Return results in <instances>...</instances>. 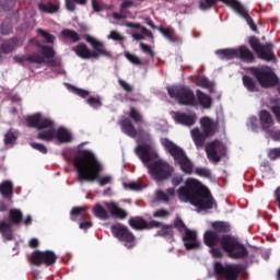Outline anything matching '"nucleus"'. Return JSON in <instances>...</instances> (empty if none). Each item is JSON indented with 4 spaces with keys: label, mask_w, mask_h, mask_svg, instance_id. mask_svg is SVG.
<instances>
[{
    "label": "nucleus",
    "mask_w": 280,
    "mask_h": 280,
    "mask_svg": "<svg viewBox=\"0 0 280 280\" xmlns=\"http://www.w3.org/2000/svg\"><path fill=\"white\" fill-rule=\"evenodd\" d=\"M217 55L220 56L222 60H233V58H237V48L217 50Z\"/></svg>",
    "instance_id": "nucleus-25"
},
{
    "label": "nucleus",
    "mask_w": 280,
    "mask_h": 280,
    "mask_svg": "<svg viewBox=\"0 0 280 280\" xmlns=\"http://www.w3.org/2000/svg\"><path fill=\"white\" fill-rule=\"evenodd\" d=\"M175 226L183 233L182 240L184 242L185 248L187 250H191L194 248H199L200 246V241H198V234L196 231L187 229L185 223H183V220L176 219L175 220Z\"/></svg>",
    "instance_id": "nucleus-11"
},
{
    "label": "nucleus",
    "mask_w": 280,
    "mask_h": 280,
    "mask_svg": "<svg viewBox=\"0 0 280 280\" xmlns=\"http://www.w3.org/2000/svg\"><path fill=\"white\" fill-rule=\"evenodd\" d=\"M93 212L94 215L101 220H108V213H112V215H115L116 218H120V220H124V218L128 215V213L115 202H106L105 208L102 207V205L96 203L93 208Z\"/></svg>",
    "instance_id": "nucleus-10"
},
{
    "label": "nucleus",
    "mask_w": 280,
    "mask_h": 280,
    "mask_svg": "<svg viewBox=\"0 0 280 280\" xmlns=\"http://www.w3.org/2000/svg\"><path fill=\"white\" fill-rule=\"evenodd\" d=\"M217 0H200L199 8L200 10H209L211 5H214Z\"/></svg>",
    "instance_id": "nucleus-40"
},
{
    "label": "nucleus",
    "mask_w": 280,
    "mask_h": 280,
    "mask_svg": "<svg viewBox=\"0 0 280 280\" xmlns=\"http://www.w3.org/2000/svg\"><path fill=\"white\" fill-rule=\"evenodd\" d=\"M196 174H198V176H206V177L211 175V173L207 168H196Z\"/></svg>",
    "instance_id": "nucleus-52"
},
{
    "label": "nucleus",
    "mask_w": 280,
    "mask_h": 280,
    "mask_svg": "<svg viewBox=\"0 0 280 280\" xmlns=\"http://www.w3.org/2000/svg\"><path fill=\"white\" fill-rule=\"evenodd\" d=\"M272 113L276 115V119L280 122V100H278L277 105L272 107Z\"/></svg>",
    "instance_id": "nucleus-48"
},
{
    "label": "nucleus",
    "mask_w": 280,
    "mask_h": 280,
    "mask_svg": "<svg viewBox=\"0 0 280 280\" xmlns=\"http://www.w3.org/2000/svg\"><path fill=\"white\" fill-rule=\"evenodd\" d=\"M158 30H159V32L162 33V35H164L165 38H170L171 36H174V31L172 28L163 30V28L159 27Z\"/></svg>",
    "instance_id": "nucleus-49"
},
{
    "label": "nucleus",
    "mask_w": 280,
    "mask_h": 280,
    "mask_svg": "<svg viewBox=\"0 0 280 280\" xmlns=\"http://www.w3.org/2000/svg\"><path fill=\"white\" fill-rule=\"evenodd\" d=\"M197 100L202 108H211V97L201 91H197Z\"/></svg>",
    "instance_id": "nucleus-28"
},
{
    "label": "nucleus",
    "mask_w": 280,
    "mask_h": 280,
    "mask_svg": "<svg viewBox=\"0 0 280 280\" xmlns=\"http://www.w3.org/2000/svg\"><path fill=\"white\" fill-rule=\"evenodd\" d=\"M177 196L182 202H190L200 210L213 209L215 201L211 197V192L200 182L188 178L185 186L177 190Z\"/></svg>",
    "instance_id": "nucleus-4"
},
{
    "label": "nucleus",
    "mask_w": 280,
    "mask_h": 280,
    "mask_svg": "<svg viewBox=\"0 0 280 280\" xmlns=\"http://www.w3.org/2000/svg\"><path fill=\"white\" fill-rule=\"evenodd\" d=\"M112 16L116 21H121V20L126 19V16H124V14H121V13H113Z\"/></svg>",
    "instance_id": "nucleus-64"
},
{
    "label": "nucleus",
    "mask_w": 280,
    "mask_h": 280,
    "mask_svg": "<svg viewBox=\"0 0 280 280\" xmlns=\"http://www.w3.org/2000/svg\"><path fill=\"white\" fill-rule=\"evenodd\" d=\"M124 187H125V189H131L133 191H139V189H141V185H139L135 182L124 184Z\"/></svg>",
    "instance_id": "nucleus-47"
},
{
    "label": "nucleus",
    "mask_w": 280,
    "mask_h": 280,
    "mask_svg": "<svg viewBox=\"0 0 280 280\" xmlns=\"http://www.w3.org/2000/svg\"><path fill=\"white\" fill-rule=\"evenodd\" d=\"M173 119L176 124H182V126H194L196 124V114L175 113Z\"/></svg>",
    "instance_id": "nucleus-22"
},
{
    "label": "nucleus",
    "mask_w": 280,
    "mask_h": 280,
    "mask_svg": "<svg viewBox=\"0 0 280 280\" xmlns=\"http://www.w3.org/2000/svg\"><path fill=\"white\" fill-rule=\"evenodd\" d=\"M16 138H18L16 132L9 131L4 138L5 145H12V143H14V141H16Z\"/></svg>",
    "instance_id": "nucleus-38"
},
{
    "label": "nucleus",
    "mask_w": 280,
    "mask_h": 280,
    "mask_svg": "<svg viewBox=\"0 0 280 280\" xmlns=\"http://www.w3.org/2000/svg\"><path fill=\"white\" fill-rule=\"evenodd\" d=\"M221 246L232 259H242L248 255L246 247L231 236H223L221 238Z\"/></svg>",
    "instance_id": "nucleus-9"
},
{
    "label": "nucleus",
    "mask_w": 280,
    "mask_h": 280,
    "mask_svg": "<svg viewBox=\"0 0 280 280\" xmlns=\"http://www.w3.org/2000/svg\"><path fill=\"white\" fill-rule=\"evenodd\" d=\"M205 244L207 246H217L218 242H220V236H218V233L213 231H207L203 235Z\"/></svg>",
    "instance_id": "nucleus-26"
},
{
    "label": "nucleus",
    "mask_w": 280,
    "mask_h": 280,
    "mask_svg": "<svg viewBox=\"0 0 280 280\" xmlns=\"http://www.w3.org/2000/svg\"><path fill=\"white\" fill-rule=\"evenodd\" d=\"M12 182L5 180L2 184H0V194L3 196V198H8L9 200H12Z\"/></svg>",
    "instance_id": "nucleus-27"
},
{
    "label": "nucleus",
    "mask_w": 280,
    "mask_h": 280,
    "mask_svg": "<svg viewBox=\"0 0 280 280\" xmlns=\"http://www.w3.org/2000/svg\"><path fill=\"white\" fill-rule=\"evenodd\" d=\"M140 31L144 34V36H148V38H154L152 32H150L148 28L141 27Z\"/></svg>",
    "instance_id": "nucleus-62"
},
{
    "label": "nucleus",
    "mask_w": 280,
    "mask_h": 280,
    "mask_svg": "<svg viewBox=\"0 0 280 280\" xmlns=\"http://www.w3.org/2000/svg\"><path fill=\"white\" fill-rule=\"evenodd\" d=\"M38 34H40L43 37H45L46 43H54V40H56V37H54V35L43 31V30H38L37 31Z\"/></svg>",
    "instance_id": "nucleus-43"
},
{
    "label": "nucleus",
    "mask_w": 280,
    "mask_h": 280,
    "mask_svg": "<svg viewBox=\"0 0 280 280\" xmlns=\"http://www.w3.org/2000/svg\"><path fill=\"white\" fill-rule=\"evenodd\" d=\"M212 229L218 233H224V231H229V223L217 221L212 223Z\"/></svg>",
    "instance_id": "nucleus-34"
},
{
    "label": "nucleus",
    "mask_w": 280,
    "mask_h": 280,
    "mask_svg": "<svg viewBox=\"0 0 280 280\" xmlns=\"http://www.w3.org/2000/svg\"><path fill=\"white\" fill-rule=\"evenodd\" d=\"M61 35L63 38H70L74 43H78V40H80V37H78V33H75V31L65 30L61 32Z\"/></svg>",
    "instance_id": "nucleus-35"
},
{
    "label": "nucleus",
    "mask_w": 280,
    "mask_h": 280,
    "mask_svg": "<svg viewBox=\"0 0 280 280\" xmlns=\"http://www.w3.org/2000/svg\"><path fill=\"white\" fill-rule=\"evenodd\" d=\"M220 1H222V3H225L226 5H231V8L234 10V12H236V14H238L244 20H246L247 24L250 26L253 32H257L255 24H253V19L248 16V11L246 10V8H244V5H242V3H240V1L237 0H220Z\"/></svg>",
    "instance_id": "nucleus-18"
},
{
    "label": "nucleus",
    "mask_w": 280,
    "mask_h": 280,
    "mask_svg": "<svg viewBox=\"0 0 280 280\" xmlns=\"http://www.w3.org/2000/svg\"><path fill=\"white\" fill-rule=\"evenodd\" d=\"M249 45L254 49V51L261 58V60H273L275 54H272V44H267L266 46H261L259 44V39L252 37L249 39Z\"/></svg>",
    "instance_id": "nucleus-15"
},
{
    "label": "nucleus",
    "mask_w": 280,
    "mask_h": 280,
    "mask_svg": "<svg viewBox=\"0 0 280 280\" xmlns=\"http://www.w3.org/2000/svg\"><path fill=\"white\" fill-rule=\"evenodd\" d=\"M112 233L114 237H117L120 242H125L127 248L135 246V235L128 231V228L121 224L112 225Z\"/></svg>",
    "instance_id": "nucleus-14"
},
{
    "label": "nucleus",
    "mask_w": 280,
    "mask_h": 280,
    "mask_svg": "<svg viewBox=\"0 0 280 280\" xmlns=\"http://www.w3.org/2000/svg\"><path fill=\"white\" fill-rule=\"evenodd\" d=\"M243 84L248 89V91H257V85L255 84V81L248 77H243Z\"/></svg>",
    "instance_id": "nucleus-36"
},
{
    "label": "nucleus",
    "mask_w": 280,
    "mask_h": 280,
    "mask_svg": "<svg viewBox=\"0 0 280 280\" xmlns=\"http://www.w3.org/2000/svg\"><path fill=\"white\" fill-rule=\"evenodd\" d=\"M267 139H273V141H280V130L270 128L269 133H265Z\"/></svg>",
    "instance_id": "nucleus-37"
},
{
    "label": "nucleus",
    "mask_w": 280,
    "mask_h": 280,
    "mask_svg": "<svg viewBox=\"0 0 280 280\" xmlns=\"http://www.w3.org/2000/svg\"><path fill=\"white\" fill-rule=\"evenodd\" d=\"M206 152L209 161L218 163L220 161V154L224 152V144L220 143V141L210 142L206 148Z\"/></svg>",
    "instance_id": "nucleus-19"
},
{
    "label": "nucleus",
    "mask_w": 280,
    "mask_h": 280,
    "mask_svg": "<svg viewBox=\"0 0 280 280\" xmlns=\"http://www.w3.org/2000/svg\"><path fill=\"white\" fill-rule=\"evenodd\" d=\"M162 145L167 152L171 153V155L174 158L175 163L179 165L182 172H184L185 174H191V172H194V163L191 162V160H189V158H187V154H185V151H183V149H180L167 138L162 139Z\"/></svg>",
    "instance_id": "nucleus-5"
},
{
    "label": "nucleus",
    "mask_w": 280,
    "mask_h": 280,
    "mask_svg": "<svg viewBox=\"0 0 280 280\" xmlns=\"http://www.w3.org/2000/svg\"><path fill=\"white\" fill-rule=\"evenodd\" d=\"M137 156L148 167L149 173L154 180H165L172 176L174 168L167 162L159 158V153L152 147L150 135L145 133L140 138L138 145L135 148Z\"/></svg>",
    "instance_id": "nucleus-1"
},
{
    "label": "nucleus",
    "mask_w": 280,
    "mask_h": 280,
    "mask_svg": "<svg viewBox=\"0 0 280 280\" xmlns=\"http://www.w3.org/2000/svg\"><path fill=\"white\" fill-rule=\"evenodd\" d=\"M214 270L217 275H222L226 280H237V275H240L242 267L240 265L222 266V264L215 262Z\"/></svg>",
    "instance_id": "nucleus-16"
},
{
    "label": "nucleus",
    "mask_w": 280,
    "mask_h": 280,
    "mask_svg": "<svg viewBox=\"0 0 280 280\" xmlns=\"http://www.w3.org/2000/svg\"><path fill=\"white\" fill-rule=\"evenodd\" d=\"M176 194V190L174 188H170L166 190V192H163L161 190H158L155 192V200L159 202H167L171 198H174V195Z\"/></svg>",
    "instance_id": "nucleus-24"
},
{
    "label": "nucleus",
    "mask_w": 280,
    "mask_h": 280,
    "mask_svg": "<svg viewBox=\"0 0 280 280\" xmlns=\"http://www.w3.org/2000/svg\"><path fill=\"white\" fill-rule=\"evenodd\" d=\"M118 82H119L120 86L124 88L125 91H127V92L132 91V88L126 81L119 79Z\"/></svg>",
    "instance_id": "nucleus-57"
},
{
    "label": "nucleus",
    "mask_w": 280,
    "mask_h": 280,
    "mask_svg": "<svg viewBox=\"0 0 280 280\" xmlns=\"http://www.w3.org/2000/svg\"><path fill=\"white\" fill-rule=\"evenodd\" d=\"M129 117H131V119H133V121L136 124H139V122L143 121V118L141 117V114H139V112H137V109H135V108L130 109Z\"/></svg>",
    "instance_id": "nucleus-39"
},
{
    "label": "nucleus",
    "mask_w": 280,
    "mask_h": 280,
    "mask_svg": "<svg viewBox=\"0 0 280 280\" xmlns=\"http://www.w3.org/2000/svg\"><path fill=\"white\" fill-rule=\"evenodd\" d=\"M12 49H14V46L12 45V43H4L2 45V51L4 54H10V51H12Z\"/></svg>",
    "instance_id": "nucleus-51"
},
{
    "label": "nucleus",
    "mask_w": 280,
    "mask_h": 280,
    "mask_svg": "<svg viewBox=\"0 0 280 280\" xmlns=\"http://www.w3.org/2000/svg\"><path fill=\"white\" fill-rule=\"evenodd\" d=\"M59 8L60 7L58 4H52L51 2L38 4V9L42 12H47L48 14H56V12H58Z\"/></svg>",
    "instance_id": "nucleus-29"
},
{
    "label": "nucleus",
    "mask_w": 280,
    "mask_h": 280,
    "mask_svg": "<svg viewBox=\"0 0 280 280\" xmlns=\"http://www.w3.org/2000/svg\"><path fill=\"white\" fill-rule=\"evenodd\" d=\"M66 9L69 10V12L75 11V3L71 0H66Z\"/></svg>",
    "instance_id": "nucleus-54"
},
{
    "label": "nucleus",
    "mask_w": 280,
    "mask_h": 280,
    "mask_svg": "<svg viewBox=\"0 0 280 280\" xmlns=\"http://www.w3.org/2000/svg\"><path fill=\"white\" fill-rule=\"evenodd\" d=\"M269 158L272 160L280 159V149H271L269 151Z\"/></svg>",
    "instance_id": "nucleus-50"
},
{
    "label": "nucleus",
    "mask_w": 280,
    "mask_h": 280,
    "mask_svg": "<svg viewBox=\"0 0 280 280\" xmlns=\"http://www.w3.org/2000/svg\"><path fill=\"white\" fill-rule=\"evenodd\" d=\"M253 74L264 89H270V86H275L277 85V82H279L272 68L269 67L253 68Z\"/></svg>",
    "instance_id": "nucleus-13"
},
{
    "label": "nucleus",
    "mask_w": 280,
    "mask_h": 280,
    "mask_svg": "<svg viewBox=\"0 0 280 280\" xmlns=\"http://www.w3.org/2000/svg\"><path fill=\"white\" fill-rule=\"evenodd\" d=\"M42 55L32 54L26 57L28 62L33 65H48L49 67H56V51L48 46L40 47Z\"/></svg>",
    "instance_id": "nucleus-12"
},
{
    "label": "nucleus",
    "mask_w": 280,
    "mask_h": 280,
    "mask_svg": "<svg viewBox=\"0 0 280 280\" xmlns=\"http://www.w3.org/2000/svg\"><path fill=\"white\" fill-rule=\"evenodd\" d=\"M172 183L175 187H178V185L183 183V176L176 175L175 177H173Z\"/></svg>",
    "instance_id": "nucleus-58"
},
{
    "label": "nucleus",
    "mask_w": 280,
    "mask_h": 280,
    "mask_svg": "<svg viewBox=\"0 0 280 280\" xmlns=\"http://www.w3.org/2000/svg\"><path fill=\"white\" fill-rule=\"evenodd\" d=\"M74 167L78 172L79 183H93L94 180L98 182V185L104 187V185H108L113 177L109 175L101 176L100 172H102V164L95 158V154L91 151H83L79 156L74 159Z\"/></svg>",
    "instance_id": "nucleus-2"
},
{
    "label": "nucleus",
    "mask_w": 280,
    "mask_h": 280,
    "mask_svg": "<svg viewBox=\"0 0 280 280\" xmlns=\"http://www.w3.org/2000/svg\"><path fill=\"white\" fill-rule=\"evenodd\" d=\"M31 147L34 150H37L38 152H42V154H47V147L40 143H31Z\"/></svg>",
    "instance_id": "nucleus-44"
},
{
    "label": "nucleus",
    "mask_w": 280,
    "mask_h": 280,
    "mask_svg": "<svg viewBox=\"0 0 280 280\" xmlns=\"http://www.w3.org/2000/svg\"><path fill=\"white\" fill-rule=\"evenodd\" d=\"M121 130L125 132V135H128L129 137H137V131L135 130V127H132V124L128 120L121 121Z\"/></svg>",
    "instance_id": "nucleus-31"
},
{
    "label": "nucleus",
    "mask_w": 280,
    "mask_h": 280,
    "mask_svg": "<svg viewBox=\"0 0 280 280\" xmlns=\"http://www.w3.org/2000/svg\"><path fill=\"white\" fill-rule=\"evenodd\" d=\"M259 117L262 131L265 132V135H270V129L272 128V126H275V119H272L270 113L266 110H261L259 113Z\"/></svg>",
    "instance_id": "nucleus-21"
},
{
    "label": "nucleus",
    "mask_w": 280,
    "mask_h": 280,
    "mask_svg": "<svg viewBox=\"0 0 280 280\" xmlns=\"http://www.w3.org/2000/svg\"><path fill=\"white\" fill-rule=\"evenodd\" d=\"M162 231L158 232V235H167V233H171L172 228L170 226H162Z\"/></svg>",
    "instance_id": "nucleus-61"
},
{
    "label": "nucleus",
    "mask_w": 280,
    "mask_h": 280,
    "mask_svg": "<svg viewBox=\"0 0 280 280\" xmlns=\"http://www.w3.org/2000/svg\"><path fill=\"white\" fill-rule=\"evenodd\" d=\"M26 122L30 128L42 130L37 137L43 141H54L55 139V141H58V143H69L72 139L70 130L63 127L55 129L56 124L54 120L40 113L26 117Z\"/></svg>",
    "instance_id": "nucleus-3"
},
{
    "label": "nucleus",
    "mask_w": 280,
    "mask_h": 280,
    "mask_svg": "<svg viewBox=\"0 0 280 280\" xmlns=\"http://www.w3.org/2000/svg\"><path fill=\"white\" fill-rule=\"evenodd\" d=\"M80 229H84V231H86V229H91L93 226V223L91 222H83V223H80Z\"/></svg>",
    "instance_id": "nucleus-63"
},
{
    "label": "nucleus",
    "mask_w": 280,
    "mask_h": 280,
    "mask_svg": "<svg viewBox=\"0 0 280 280\" xmlns=\"http://www.w3.org/2000/svg\"><path fill=\"white\" fill-rule=\"evenodd\" d=\"M74 93L80 97H89V91L74 89Z\"/></svg>",
    "instance_id": "nucleus-59"
},
{
    "label": "nucleus",
    "mask_w": 280,
    "mask_h": 280,
    "mask_svg": "<svg viewBox=\"0 0 280 280\" xmlns=\"http://www.w3.org/2000/svg\"><path fill=\"white\" fill-rule=\"evenodd\" d=\"M82 211H84V208H80V207L73 208L71 211L72 220H75V215H80V213H82Z\"/></svg>",
    "instance_id": "nucleus-53"
},
{
    "label": "nucleus",
    "mask_w": 280,
    "mask_h": 280,
    "mask_svg": "<svg viewBox=\"0 0 280 280\" xmlns=\"http://www.w3.org/2000/svg\"><path fill=\"white\" fill-rule=\"evenodd\" d=\"M167 91L170 97L176 100L178 104H182L183 106H198V103L196 102V96L189 88L176 85L168 88Z\"/></svg>",
    "instance_id": "nucleus-8"
},
{
    "label": "nucleus",
    "mask_w": 280,
    "mask_h": 280,
    "mask_svg": "<svg viewBox=\"0 0 280 280\" xmlns=\"http://www.w3.org/2000/svg\"><path fill=\"white\" fill-rule=\"evenodd\" d=\"M154 218H167L168 213L166 210H158L153 213Z\"/></svg>",
    "instance_id": "nucleus-55"
},
{
    "label": "nucleus",
    "mask_w": 280,
    "mask_h": 280,
    "mask_svg": "<svg viewBox=\"0 0 280 280\" xmlns=\"http://www.w3.org/2000/svg\"><path fill=\"white\" fill-rule=\"evenodd\" d=\"M108 38H109L110 40H118V42L124 40L122 35H120L119 32H117V31H112V32L109 33V35H108Z\"/></svg>",
    "instance_id": "nucleus-45"
},
{
    "label": "nucleus",
    "mask_w": 280,
    "mask_h": 280,
    "mask_svg": "<svg viewBox=\"0 0 280 280\" xmlns=\"http://www.w3.org/2000/svg\"><path fill=\"white\" fill-rule=\"evenodd\" d=\"M10 220L13 224H19L23 220V213L19 209H11L9 212Z\"/></svg>",
    "instance_id": "nucleus-33"
},
{
    "label": "nucleus",
    "mask_w": 280,
    "mask_h": 280,
    "mask_svg": "<svg viewBox=\"0 0 280 280\" xmlns=\"http://www.w3.org/2000/svg\"><path fill=\"white\" fill-rule=\"evenodd\" d=\"M0 231L5 240H12V225L7 222L0 223Z\"/></svg>",
    "instance_id": "nucleus-32"
},
{
    "label": "nucleus",
    "mask_w": 280,
    "mask_h": 280,
    "mask_svg": "<svg viewBox=\"0 0 280 280\" xmlns=\"http://www.w3.org/2000/svg\"><path fill=\"white\" fill-rule=\"evenodd\" d=\"M237 58L243 60V62H253L255 60V55L245 46L237 48Z\"/></svg>",
    "instance_id": "nucleus-23"
},
{
    "label": "nucleus",
    "mask_w": 280,
    "mask_h": 280,
    "mask_svg": "<svg viewBox=\"0 0 280 280\" xmlns=\"http://www.w3.org/2000/svg\"><path fill=\"white\" fill-rule=\"evenodd\" d=\"M88 104L92 106V108H100L102 106V101L100 98L90 97L88 98Z\"/></svg>",
    "instance_id": "nucleus-42"
},
{
    "label": "nucleus",
    "mask_w": 280,
    "mask_h": 280,
    "mask_svg": "<svg viewBox=\"0 0 280 280\" xmlns=\"http://www.w3.org/2000/svg\"><path fill=\"white\" fill-rule=\"evenodd\" d=\"M140 47L144 54H148V56H152V49H150V46L145 44H140Z\"/></svg>",
    "instance_id": "nucleus-60"
},
{
    "label": "nucleus",
    "mask_w": 280,
    "mask_h": 280,
    "mask_svg": "<svg viewBox=\"0 0 280 280\" xmlns=\"http://www.w3.org/2000/svg\"><path fill=\"white\" fill-rule=\"evenodd\" d=\"M200 125L203 132H200V129L198 128H194L190 131L192 141L195 142L197 148L202 147V143H205V140L207 139V137H211V135L215 132V122H213L211 118L209 117L201 118Z\"/></svg>",
    "instance_id": "nucleus-7"
},
{
    "label": "nucleus",
    "mask_w": 280,
    "mask_h": 280,
    "mask_svg": "<svg viewBox=\"0 0 280 280\" xmlns=\"http://www.w3.org/2000/svg\"><path fill=\"white\" fill-rule=\"evenodd\" d=\"M197 84L202 89H207L208 91H210V93H213L214 84L213 82L209 81V79H207L206 77H198Z\"/></svg>",
    "instance_id": "nucleus-30"
},
{
    "label": "nucleus",
    "mask_w": 280,
    "mask_h": 280,
    "mask_svg": "<svg viewBox=\"0 0 280 280\" xmlns=\"http://www.w3.org/2000/svg\"><path fill=\"white\" fill-rule=\"evenodd\" d=\"M247 126L250 128V130H253V132H257V117L250 116L248 118Z\"/></svg>",
    "instance_id": "nucleus-41"
},
{
    "label": "nucleus",
    "mask_w": 280,
    "mask_h": 280,
    "mask_svg": "<svg viewBox=\"0 0 280 280\" xmlns=\"http://www.w3.org/2000/svg\"><path fill=\"white\" fill-rule=\"evenodd\" d=\"M32 261L35 266H42V264H46V266H52V264H56V254H54L51 250H35L32 254Z\"/></svg>",
    "instance_id": "nucleus-17"
},
{
    "label": "nucleus",
    "mask_w": 280,
    "mask_h": 280,
    "mask_svg": "<svg viewBox=\"0 0 280 280\" xmlns=\"http://www.w3.org/2000/svg\"><path fill=\"white\" fill-rule=\"evenodd\" d=\"M86 40L90 43V45H92L93 49H95L96 52L89 50L86 45L80 44L73 48V51L80 58L89 59V58H97L98 56H104L105 58H108V56H110V51H108V49H106L104 44L97 40L95 37L88 36Z\"/></svg>",
    "instance_id": "nucleus-6"
},
{
    "label": "nucleus",
    "mask_w": 280,
    "mask_h": 280,
    "mask_svg": "<svg viewBox=\"0 0 280 280\" xmlns=\"http://www.w3.org/2000/svg\"><path fill=\"white\" fill-rule=\"evenodd\" d=\"M129 225L132 229H136L137 231H141L142 229H159V228L163 226L158 221H151L150 223H147L145 220H143L139 217L130 219Z\"/></svg>",
    "instance_id": "nucleus-20"
},
{
    "label": "nucleus",
    "mask_w": 280,
    "mask_h": 280,
    "mask_svg": "<svg viewBox=\"0 0 280 280\" xmlns=\"http://www.w3.org/2000/svg\"><path fill=\"white\" fill-rule=\"evenodd\" d=\"M126 58L128 59L129 62H132V65H140L141 61L139 60V57L130 54V52H126L125 54Z\"/></svg>",
    "instance_id": "nucleus-46"
},
{
    "label": "nucleus",
    "mask_w": 280,
    "mask_h": 280,
    "mask_svg": "<svg viewBox=\"0 0 280 280\" xmlns=\"http://www.w3.org/2000/svg\"><path fill=\"white\" fill-rule=\"evenodd\" d=\"M92 8L94 12H102V4L97 0H92Z\"/></svg>",
    "instance_id": "nucleus-56"
}]
</instances>
